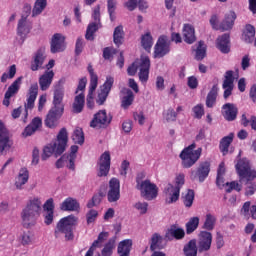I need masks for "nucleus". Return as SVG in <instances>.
<instances>
[{
	"mask_svg": "<svg viewBox=\"0 0 256 256\" xmlns=\"http://www.w3.org/2000/svg\"><path fill=\"white\" fill-rule=\"evenodd\" d=\"M96 89L97 88L93 89V86H89V92L86 99V105L88 109H93V107H95V102L93 101V93H95Z\"/></svg>",
	"mask_w": 256,
	"mask_h": 256,
	"instance_id": "nucleus-61",
	"label": "nucleus"
},
{
	"mask_svg": "<svg viewBox=\"0 0 256 256\" xmlns=\"http://www.w3.org/2000/svg\"><path fill=\"white\" fill-rule=\"evenodd\" d=\"M226 193H231L232 191L241 192V185L237 181L227 182L226 183Z\"/></svg>",
	"mask_w": 256,
	"mask_h": 256,
	"instance_id": "nucleus-62",
	"label": "nucleus"
},
{
	"mask_svg": "<svg viewBox=\"0 0 256 256\" xmlns=\"http://www.w3.org/2000/svg\"><path fill=\"white\" fill-rule=\"evenodd\" d=\"M114 83L115 78L112 76L106 77L105 82L100 86V92L98 93V97L96 99L97 105H105V101H107V97H109V93H111Z\"/></svg>",
	"mask_w": 256,
	"mask_h": 256,
	"instance_id": "nucleus-10",
	"label": "nucleus"
},
{
	"mask_svg": "<svg viewBox=\"0 0 256 256\" xmlns=\"http://www.w3.org/2000/svg\"><path fill=\"white\" fill-rule=\"evenodd\" d=\"M185 238V230L183 228H179L176 224L170 226V228L165 233V239L167 241H180V239Z\"/></svg>",
	"mask_w": 256,
	"mask_h": 256,
	"instance_id": "nucleus-22",
	"label": "nucleus"
},
{
	"mask_svg": "<svg viewBox=\"0 0 256 256\" xmlns=\"http://www.w3.org/2000/svg\"><path fill=\"white\" fill-rule=\"evenodd\" d=\"M233 75L234 72L232 70H228L225 72L224 81L222 84V88L224 89V99H229V97H231V95L233 94V83H235V77Z\"/></svg>",
	"mask_w": 256,
	"mask_h": 256,
	"instance_id": "nucleus-16",
	"label": "nucleus"
},
{
	"mask_svg": "<svg viewBox=\"0 0 256 256\" xmlns=\"http://www.w3.org/2000/svg\"><path fill=\"white\" fill-rule=\"evenodd\" d=\"M123 39H125V32L123 31V26L119 25L114 29L113 41L117 47H121Z\"/></svg>",
	"mask_w": 256,
	"mask_h": 256,
	"instance_id": "nucleus-40",
	"label": "nucleus"
},
{
	"mask_svg": "<svg viewBox=\"0 0 256 256\" xmlns=\"http://www.w3.org/2000/svg\"><path fill=\"white\" fill-rule=\"evenodd\" d=\"M5 149H11V140H9V130L0 120V153H3Z\"/></svg>",
	"mask_w": 256,
	"mask_h": 256,
	"instance_id": "nucleus-21",
	"label": "nucleus"
},
{
	"mask_svg": "<svg viewBox=\"0 0 256 256\" xmlns=\"http://www.w3.org/2000/svg\"><path fill=\"white\" fill-rule=\"evenodd\" d=\"M235 19H237V14H235L233 11H230L225 15L224 20L221 22L220 30L229 31L230 29H233V26L235 25Z\"/></svg>",
	"mask_w": 256,
	"mask_h": 256,
	"instance_id": "nucleus-30",
	"label": "nucleus"
},
{
	"mask_svg": "<svg viewBox=\"0 0 256 256\" xmlns=\"http://www.w3.org/2000/svg\"><path fill=\"white\" fill-rule=\"evenodd\" d=\"M65 110H61L59 108H51L48 112V114L46 115V118L44 120L45 125L49 128V129H55V127H57V123L58 121L61 119V117L63 116Z\"/></svg>",
	"mask_w": 256,
	"mask_h": 256,
	"instance_id": "nucleus-13",
	"label": "nucleus"
},
{
	"mask_svg": "<svg viewBox=\"0 0 256 256\" xmlns=\"http://www.w3.org/2000/svg\"><path fill=\"white\" fill-rule=\"evenodd\" d=\"M164 193L167 197H169L167 203H177V201H179V195H181V189H179V187L173 186V184H168L164 189Z\"/></svg>",
	"mask_w": 256,
	"mask_h": 256,
	"instance_id": "nucleus-26",
	"label": "nucleus"
},
{
	"mask_svg": "<svg viewBox=\"0 0 256 256\" xmlns=\"http://www.w3.org/2000/svg\"><path fill=\"white\" fill-rule=\"evenodd\" d=\"M183 39L185 43H188V45H193V43L197 41V37L195 36V28L190 24H185L183 27Z\"/></svg>",
	"mask_w": 256,
	"mask_h": 256,
	"instance_id": "nucleus-32",
	"label": "nucleus"
},
{
	"mask_svg": "<svg viewBox=\"0 0 256 256\" xmlns=\"http://www.w3.org/2000/svg\"><path fill=\"white\" fill-rule=\"evenodd\" d=\"M117 53V49L113 47H105L103 49V59L106 61H113V55Z\"/></svg>",
	"mask_w": 256,
	"mask_h": 256,
	"instance_id": "nucleus-56",
	"label": "nucleus"
},
{
	"mask_svg": "<svg viewBox=\"0 0 256 256\" xmlns=\"http://www.w3.org/2000/svg\"><path fill=\"white\" fill-rule=\"evenodd\" d=\"M141 45L145 51H151L153 47V36H151V32H147L141 36Z\"/></svg>",
	"mask_w": 256,
	"mask_h": 256,
	"instance_id": "nucleus-44",
	"label": "nucleus"
},
{
	"mask_svg": "<svg viewBox=\"0 0 256 256\" xmlns=\"http://www.w3.org/2000/svg\"><path fill=\"white\" fill-rule=\"evenodd\" d=\"M239 181H245L244 195L246 197L253 196L256 193V170L251 169V164L247 160H239L236 164Z\"/></svg>",
	"mask_w": 256,
	"mask_h": 256,
	"instance_id": "nucleus-1",
	"label": "nucleus"
},
{
	"mask_svg": "<svg viewBox=\"0 0 256 256\" xmlns=\"http://www.w3.org/2000/svg\"><path fill=\"white\" fill-rule=\"evenodd\" d=\"M141 196L146 199V201H153V199H157V195H159V188L155 183H151V180H144L138 188Z\"/></svg>",
	"mask_w": 256,
	"mask_h": 256,
	"instance_id": "nucleus-7",
	"label": "nucleus"
},
{
	"mask_svg": "<svg viewBox=\"0 0 256 256\" xmlns=\"http://www.w3.org/2000/svg\"><path fill=\"white\" fill-rule=\"evenodd\" d=\"M63 85H65L64 78L60 79L58 81V84L54 88L52 108L65 111V105L63 104V98L65 97V88L63 87Z\"/></svg>",
	"mask_w": 256,
	"mask_h": 256,
	"instance_id": "nucleus-8",
	"label": "nucleus"
},
{
	"mask_svg": "<svg viewBox=\"0 0 256 256\" xmlns=\"http://www.w3.org/2000/svg\"><path fill=\"white\" fill-rule=\"evenodd\" d=\"M115 249V238H110L102 249V256L113 255V250Z\"/></svg>",
	"mask_w": 256,
	"mask_h": 256,
	"instance_id": "nucleus-49",
	"label": "nucleus"
},
{
	"mask_svg": "<svg viewBox=\"0 0 256 256\" xmlns=\"http://www.w3.org/2000/svg\"><path fill=\"white\" fill-rule=\"evenodd\" d=\"M185 256H197V240L192 239L184 246Z\"/></svg>",
	"mask_w": 256,
	"mask_h": 256,
	"instance_id": "nucleus-41",
	"label": "nucleus"
},
{
	"mask_svg": "<svg viewBox=\"0 0 256 256\" xmlns=\"http://www.w3.org/2000/svg\"><path fill=\"white\" fill-rule=\"evenodd\" d=\"M240 123L243 127H249L251 125V129L256 131V116H251L249 120L246 114H242Z\"/></svg>",
	"mask_w": 256,
	"mask_h": 256,
	"instance_id": "nucleus-48",
	"label": "nucleus"
},
{
	"mask_svg": "<svg viewBox=\"0 0 256 256\" xmlns=\"http://www.w3.org/2000/svg\"><path fill=\"white\" fill-rule=\"evenodd\" d=\"M241 213L246 219H249L250 217L256 219V205L251 206L250 201L245 202L241 208Z\"/></svg>",
	"mask_w": 256,
	"mask_h": 256,
	"instance_id": "nucleus-38",
	"label": "nucleus"
},
{
	"mask_svg": "<svg viewBox=\"0 0 256 256\" xmlns=\"http://www.w3.org/2000/svg\"><path fill=\"white\" fill-rule=\"evenodd\" d=\"M122 95H125L121 99V107L122 109H129L131 105H133V101H135V94L129 88H122L120 91Z\"/></svg>",
	"mask_w": 256,
	"mask_h": 256,
	"instance_id": "nucleus-27",
	"label": "nucleus"
},
{
	"mask_svg": "<svg viewBox=\"0 0 256 256\" xmlns=\"http://www.w3.org/2000/svg\"><path fill=\"white\" fill-rule=\"evenodd\" d=\"M97 217H99V212L95 209H91L86 214L87 225H91V223H95L97 221Z\"/></svg>",
	"mask_w": 256,
	"mask_h": 256,
	"instance_id": "nucleus-59",
	"label": "nucleus"
},
{
	"mask_svg": "<svg viewBox=\"0 0 256 256\" xmlns=\"http://www.w3.org/2000/svg\"><path fill=\"white\" fill-rule=\"evenodd\" d=\"M88 73L90 75V85L92 89H97V85H99V76L95 73L93 66L91 64L88 65Z\"/></svg>",
	"mask_w": 256,
	"mask_h": 256,
	"instance_id": "nucleus-47",
	"label": "nucleus"
},
{
	"mask_svg": "<svg viewBox=\"0 0 256 256\" xmlns=\"http://www.w3.org/2000/svg\"><path fill=\"white\" fill-rule=\"evenodd\" d=\"M107 199L109 203H116L121 199V183L119 179L112 178L109 181V191L107 193Z\"/></svg>",
	"mask_w": 256,
	"mask_h": 256,
	"instance_id": "nucleus-11",
	"label": "nucleus"
},
{
	"mask_svg": "<svg viewBox=\"0 0 256 256\" xmlns=\"http://www.w3.org/2000/svg\"><path fill=\"white\" fill-rule=\"evenodd\" d=\"M103 199V194H95L92 199L87 203L88 209H93V207H97L101 203V200Z\"/></svg>",
	"mask_w": 256,
	"mask_h": 256,
	"instance_id": "nucleus-57",
	"label": "nucleus"
},
{
	"mask_svg": "<svg viewBox=\"0 0 256 256\" xmlns=\"http://www.w3.org/2000/svg\"><path fill=\"white\" fill-rule=\"evenodd\" d=\"M45 7H47V0H36L32 9V17L41 15L45 11Z\"/></svg>",
	"mask_w": 256,
	"mask_h": 256,
	"instance_id": "nucleus-43",
	"label": "nucleus"
},
{
	"mask_svg": "<svg viewBox=\"0 0 256 256\" xmlns=\"http://www.w3.org/2000/svg\"><path fill=\"white\" fill-rule=\"evenodd\" d=\"M221 114L225 121H235L239 114V108L234 103H226L222 106Z\"/></svg>",
	"mask_w": 256,
	"mask_h": 256,
	"instance_id": "nucleus-19",
	"label": "nucleus"
},
{
	"mask_svg": "<svg viewBox=\"0 0 256 256\" xmlns=\"http://www.w3.org/2000/svg\"><path fill=\"white\" fill-rule=\"evenodd\" d=\"M149 69H151V60L149 59V56H142L139 72L141 83H147V81H149Z\"/></svg>",
	"mask_w": 256,
	"mask_h": 256,
	"instance_id": "nucleus-20",
	"label": "nucleus"
},
{
	"mask_svg": "<svg viewBox=\"0 0 256 256\" xmlns=\"http://www.w3.org/2000/svg\"><path fill=\"white\" fill-rule=\"evenodd\" d=\"M193 201H195V191L192 189H189L185 196L183 197V203L185 207H192Z\"/></svg>",
	"mask_w": 256,
	"mask_h": 256,
	"instance_id": "nucleus-53",
	"label": "nucleus"
},
{
	"mask_svg": "<svg viewBox=\"0 0 256 256\" xmlns=\"http://www.w3.org/2000/svg\"><path fill=\"white\" fill-rule=\"evenodd\" d=\"M109 237V232H101L99 235H98V238L97 240H95L91 247H93L94 249H97V247H101L100 243H103V241H107Z\"/></svg>",
	"mask_w": 256,
	"mask_h": 256,
	"instance_id": "nucleus-58",
	"label": "nucleus"
},
{
	"mask_svg": "<svg viewBox=\"0 0 256 256\" xmlns=\"http://www.w3.org/2000/svg\"><path fill=\"white\" fill-rule=\"evenodd\" d=\"M65 45V36L60 33H56L52 36L51 42H50V51L51 53H63L66 49Z\"/></svg>",
	"mask_w": 256,
	"mask_h": 256,
	"instance_id": "nucleus-18",
	"label": "nucleus"
},
{
	"mask_svg": "<svg viewBox=\"0 0 256 256\" xmlns=\"http://www.w3.org/2000/svg\"><path fill=\"white\" fill-rule=\"evenodd\" d=\"M207 55V48L205 47V42L199 41L198 47L196 49V59L197 61H203Z\"/></svg>",
	"mask_w": 256,
	"mask_h": 256,
	"instance_id": "nucleus-51",
	"label": "nucleus"
},
{
	"mask_svg": "<svg viewBox=\"0 0 256 256\" xmlns=\"http://www.w3.org/2000/svg\"><path fill=\"white\" fill-rule=\"evenodd\" d=\"M195 119H202L203 115H205V108L203 104H198L192 108Z\"/></svg>",
	"mask_w": 256,
	"mask_h": 256,
	"instance_id": "nucleus-60",
	"label": "nucleus"
},
{
	"mask_svg": "<svg viewBox=\"0 0 256 256\" xmlns=\"http://www.w3.org/2000/svg\"><path fill=\"white\" fill-rule=\"evenodd\" d=\"M67 141H69L67 129L62 128L57 135L56 141L44 147L41 156L42 161H47L49 157L53 155V153L55 157L63 155V153H65V149L67 148Z\"/></svg>",
	"mask_w": 256,
	"mask_h": 256,
	"instance_id": "nucleus-2",
	"label": "nucleus"
},
{
	"mask_svg": "<svg viewBox=\"0 0 256 256\" xmlns=\"http://www.w3.org/2000/svg\"><path fill=\"white\" fill-rule=\"evenodd\" d=\"M242 39H244L246 43H253V40L255 39V27L253 25L247 24L245 26Z\"/></svg>",
	"mask_w": 256,
	"mask_h": 256,
	"instance_id": "nucleus-39",
	"label": "nucleus"
},
{
	"mask_svg": "<svg viewBox=\"0 0 256 256\" xmlns=\"http://www.w3.org/2000/svg\"><path fill=\"white\" fill-rule=\"evenodd\" d=\"M81 208L77 199L68 197L60 205L61 211H79Z\"/></svg>",
	"mask_w": 256,
	"mask_h": 256,
	"instance_id": "nucleus-31",
	"label": "nucleus"
},
{
	"mask_svg": "<svg viewBox=\"0 0 256 256\" xmlns=\"http://www.w3.org/2000/svg\"><path fill=\"white\" fill-rule=\"evenodd\" d=\"M216 223H217V217H215V215L211 213H208L206 214V218L202 226V229H205L206 231H213V229H215Z\"/></svg>",
	"mask_w": 256,
	"mask_h": 256,
	"instance_id": "nucleus-42",
	"label": "nucleus"
},
{
	"mask_svg": "<svg viewBox=\"0 0 256 256\" xmlns=\"http://www.w3.org/2000/svg\"><path fill=\"white\" fill-rule=\"evenodd\" d=\"M213 243V234L209 231H200L198 235V249L200 253L203 251H209L211 244Z\"/></svg>",
	"mask_w": 256,
	"mask_h": 256,
	"instance_id": "nucleus-15",
	"label": "nucleus"
},
{
	"mask_svg": "<svg viewBox=\"0 0 256 256\" xmlns=\"http://www.w3.org/2000/svg\"><path fill=\"white\" fill-rule=\"evenodd\" d=\"M197 147V144L192 143L188 147H185L179 157L182 161V167L184 169H191L195 163L201 159V155L203 153V148H198L195 150Z\"/></svg>",
	"mask_w": 256,
	"mask_h": 256,
	"instance_id": "nucleus-5",
	"label": "nucleus"
},
{
	"mask_svg": "<svg viewBox=\"0 0 256 256\" xmlns=\"http://www.w3.org/2000/svg\"><path fill=\"white\" fill-rule=\"evenodd\" d=\"M163 242V236L159 233H154L150 239V251H156L159 249V243Z\"/></svg>",
	"mask_w": 256,
	"mask_h": 256,
	"instance_id": "nucleus-50",
	"label": "nucleus"
},
{
	"mask_svg": "<svg viewBox=\"0 0 256 256\" xmlns=\"http://www.w3.org/2000/svg\"><path fill=\"white\" fill-rule=\"evenodd\" d=\"M113 121V116L107 114V110L98 111L90 122V127L93 129H107Z\"/></svg>",
	"mask_w": 256,
	"mask_h": 256,
	"instance_id": "nucleus-6",
	"label": "nucleus"
},
{
	"mask_svg": "<svg viewBox=\"0 0 256 256\" xmlns=\"http://www.w3.org/2000/svg\"><path fill=\"white\" fill-rule=\"evenodd\" d=\"M171 51L169 44L167 43V36L162 35L158 38V41L154 47V57L161 59L165 57Z\"/></svg>",
	"mask_w": 256,
	"mask_h": 256,
	"instance_id": "nucleus-12",
	"label": "nucleus"
},
{
	"mask_svg": "<svg viewBox=\"0 0 256 256\" xmlns=\"http://www.w3.org/2000/svg\"><path fill=\"white\" fill-rule=\"evenodd\" d=\"M77 225V217L73 215L66 216L60 219L54 229L55 239L65 237V241H73L75 234H73V227Z\"/></svg>",
	"mask_w": 256,
	"mask_h": 256,
	"instance_id": "nucleus-4",
	"label": "nucleus"
},
{
	"mask_svg": "<svg viewBox=\"0 0 256 256\" xmlns=\"http://www.w3.org/2000/svg\"><path fill=\"white\" fill-rule=\"evenodd\" d=\"M45 59H47V55H45V49L39 48L32 57L30 63L31 71H39V69H43Z\"/></svg>",
	"mask_w": 256,
	"mask_h": 256,
	"instance_id": "nucleus-17",
	"label": "nucleus"
},
{
	"mask_svg": "<svg viewBox=\"0 0 256 256\" xmlns=\"http://www.w3.org/2000/svg\"><path fill=\"white\" fill-rule=\"evenodd\" d=\"M29 181V170L25 167L19 170L17 177L15 178V187L16 189H23L24 185H27Z\"/></svg>",
	"mask_w": 256,
	"mask_h": 256,
	"instance_id": "nucleus-29",
	"label": "nucleus"
},
{
	"mask_svg": "<svg viewBox=\"0 0 256 256\" xmlns=\"http://www.w3.org/2000/svg\"><path fill=\"white\" fill-rule=\"evenodd\" d=\"M17 74V66L11 65L9 67V74L8 73H3L0 80L1 83H7V79H13V77H15V75Z\"/></svg>",
	"mask_w": 256,
	"mask_h": 256,
	"instance_id": "nucleus-54",
	"label": "nucleus"
},
{
	"mask_svg": "<svg viewBox=\"0 0 256 256\" xmlns=\"http://www.w3.org/2000/svg\"><path fill=\"white\" fill-rule=\"evenodd\" d=\"M37 95H39V84H31L28 91L27 103L25 104L26 117L28 115L27 109H33L35 107V101L37 100Z\"/></svg>",
	"mask_w": 256,
	"mask_h": 256,
	"instance_id": "nucleus-23",
	"label": "nucleus"
},
{
	"mask_svg": "<svg viewBox=\"0 0 256 256\" xmlns=\"http://www.w3.org/2000/svg\"><path fill=\"white\" fill-rule=\"evenodd\" d=\"M98 167V177H107L109 175V171H111V154L109 151L104 152L100 156Z\"/></svg>",
	"mask_w": 256,
	"mask_h": 256,
	"instance_id": "nucleus-14",
	"label": "nucleus"
},
{
	"mask_svg": "<svg viewBox=\"0 0 256 256\" xmlns=\"http://www.w3.org/2000/svg\"><path fill=\"white\" fill-rule=\"evenodd\" d=\"M108 13L111 21H113V13H115V8L117 7L116 0H107Z\"/></svg>",
	"mask_w": 256,
	"mask_h": 256,
	"instance_id": "nucleus-64",
	"label": "nucleus"
},
{
	"mask_svg": "<svg viewBox=\"0 0 256 256\" xmlns=\"http://www.w3.org/2000/svg\"><path fill=\"white\" fill-rule=\"evenodd\" d=\"M133 247V240L126 239L118 244L119 256H129L131 254V248Z\"/></svg>",
	"mask_w": 256,
	"mask_h": 256,
	"instance_id": "nucleus-33",
	"label": "nucleus"
},
{
	"mask_svg": "<svg viewBox=\"0 0 256 256\" xmlns=\"http://www.w3.org/2000/svg\"><path fill=\"white\" fill-rule=\"evenodd\" d=\"M134 207L139 211L140 215H145L149 209V204L147 202H137Z\"/></svg>",
	"mask_w": 256,
	"mask_h": 256,
	"instance_id": "nucleus-63",
	"label": "nucleus"
},
{
	"mask_svg": "<svg viewBox=\"0 0 256 256\" xmlns=\"http://www.w3.org/2000/svg\"><path fill=\"white\" fill-rule=\"evenodd\" d=\"M231 37L229 34H223L216 40V47L221 53L227 54L231 52Z\"/></svg>",
	"mask_w": 256,
	"mask_h": 256,
	"instance_id": "nucleus-24",
	"label": "nucleus"
},
{
	"mask_svg": "<svg viewBox=\"0 0 256 256\" xmlns=\"http://www.w3.org/2000/svg\"><path fill=\"white\" fill-rule=\"evenodd\" d=\"M234 137L235 135L230 133L228 136H225L220 140L219 149L223 155H227V153H229V147L231 146V143H233Z\"/></svg>",
	"mask_w": 256,
	"mask_h": 256,
	"instance_id": "nucleus-37",
	"label": "nucleus"
},
{
	"mask_svg": "<svg viewBox=\"0 0 256 256\" xmlns=\"http://www.w3.org/2000/svg\"><path fill=\"white\" fill-rule=\"evenodd\" d=\"M21 81H23V77H18L9 87L6 91V99H11L13 95H17L19 93V89H21Z\"/></svg>",
	"mask_w": 256,
	"mask_h": 256,
	"instance_id": "nucleus-36",
	"label": "nucleus"
},
{
	"mask_svg": "<svg viewBox=\"0 0 256 256\" xmlns=\"http://www.w3.org/2000/svg\"><path fill=\"white\" fill-rule=\"evenodd\" d=\"M29 33H31V25L27 22V16H22L18 21L17 35L21 37L22 41H25Z\"/></svg>",
	"mask_w": 256,
	"mask_h": 256,
	"instance_id": "nucleus-25",
	"label": "nucleus"
},
{
	"mask_svg": "<svg viewBox=\"0 0 256 256\" xmlns=\"http://www.w3.org/2000/svg\"><path fill=\"white\" fill-rule=\"evenodd\" d=\"M209 173H211V162H200L197 169L191 171L190 178L192 181L198 179L200 183H203L209 177Z\"/></svg>",
	"mask_w": 256,
	"mask_h": 256,
	"instance_id": "nucleus-9",
	"label": "nucleus"
},
{
	"mask_svg": "<svg viewBox=\"0 0 256 256\" xmlns=\"http://www.w3.org/2000/svg\"><path fill=\"white\" fill-rule=\"evenodd\" d=\"M219 93V88L217 87V84L213 85L211 90L209 91L207 97H206V107L209 109H212V107H215V103H217V95Z\"/></svg>",
	"mask_w": 256,
	"mask_h": 256,
	"instance_id": "nucleus-35",
	"label": "nucleus"
},
{
	"mask_svg": "<svg viewBox=\"0 0 256 256\" xmlns=\"http://www.w3.org/2000/svg\"><path fill=\"white\" fill-rule=\"evenodd\" d=\"M39 217H41V200L39 198H34L30 200L22 210L21 218L23 227L26 229L35 227Z\"/></svg>",
	"mask_w": 256,
	"mask_h": 256,
	"instance_id": "nucleus-3",
	"label": "nucleus"
},
{
	"mask_svg": "<svg viewBox=\"0 0 256 256\" xmlns=\"http://www.w3.org/2000/svg\"><path fill=\"white\" fill-rule=\"evenodd\" d=\"M72 140L77 145H83L85 143V134L82 128H76L72 134Z\"/></svg>",
	"mask_w": 256,
	"mask_h": 256,
	"instance_id": "nucleus-46",
	"label": "nucleus"
},
{
	"mask_svg": "<svg viewBox=\"0 0 256 256\" xmlns=\"http://www.w3.org/2000/svg\"><path fill=\"white\" fill-rule=\"evenodd\" d=\"M98 24L96 22L94 23H90L87 27L86 30V35L85 38L87 39V41H93L95 39V32L99 29V27L97 26Z\"/></svg>",
	"mask_w": 256,
	"mask_h": 256,
	"instance_id": "nucleus-52",
	"label": "nucleus"
},
{
	"mask_svg": "<svg viewBox=\"0 0 256 256\" xmlns=\"http://www.w3.org/2000/svg\"><path fill=\"white\" fill-rule=\"evenodd\" d=\"M198 227H199V217L195 216L190 218L189 221L186 223L187 235H191V233H194V231H197Z\"/></svg>",
	"mask_w": 256,
	"mask_h": 256,
	"instance_id": "nucleus-45",
	"label": "nucleus"
},
{
	"mask_svg": "<svg viewBox=\"0 0 256 256\" xmlns=\"http://www.w3.org/2000/svg\"><path fill=\"white\" fill-rule=\"evenodd\" d=\"M53 77H55V72L53 70L45 71L44 75H41L39 78V85L41 91H47L53 83Z\"/></svg>",
	"mask_w": 256,
	"mask_h": 256,
	"instance_id": "nucleus-28",
	"label": "nucleus"
},
{
	"mask_svg": "<svg viewBox=\"0 0 256 256\" xmlns=\"http://www.w3.org/2000/svg\"><path fill=\"white\" fill-rule=\"evenodd\" d=\"M83 107H85V93L80 92V94L76 95L74 98L72 111L73 113H81L83 111Z\"/></svg>",
	"mask_w": 256,
	"mask_h": 256,
	"instance_id": "nucleus-34",
	"label": "nucleus"
},
{
	"mask_svg": "<svg viewBox=\"0 0 256 256\" xmlns=\"http://www.w3.org/2000/svg\"><path fill=\"white\" fill-rule=\"evenodd\" d=\"M163 117L167 123L177 121V112L173 108H168L167 111L163 112Z\"/></svg>",
	"mask_w": 256,
	"mask_h": 256,
	"instance_id": "nucleus-55",
	"label": "nucleus"
}]
</instances>
